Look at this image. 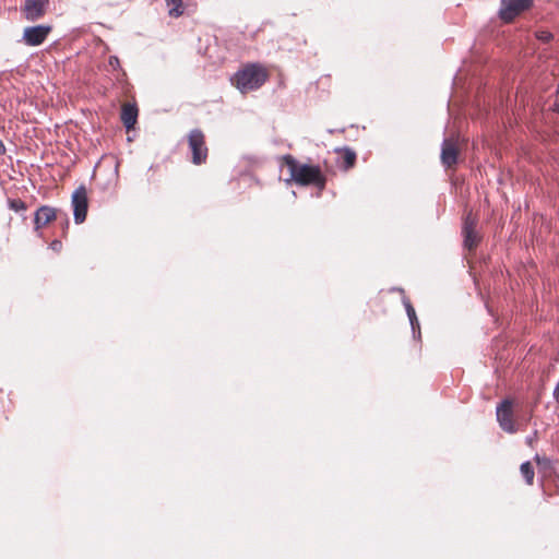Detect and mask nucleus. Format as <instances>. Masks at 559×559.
<instances>
[{"mask_svg":"<svg viewBox=\"0 0 559 559\" xmlns=\"http://www.w3.org/2000/svg\"><path fill=\"white\" fill-rule=\"evenodd\" d=\"M51 31L52 27L50 25H36L25 27L23 31V41L27 46H39L46 40Z\"/></svg>","mask_w":559,"mask_h":559,"instance_id":"6e6552de","label":"nucleus"},{"mask_svg":"<svg viewBox=\"0 0 559 559\" xmlns=\"http://www.w3.org/2000/svg\"><path fill=\"white\" fill-rule=\"evenodd\" d=\"M267 78L269 74L262 66L250 63L235 73L231 84L245 94L260 88Z\"/></svg>","mask_w":559,"mask_h":559,"instance_id":"f03ea898","label":"nucleus"},{"mask_svg":"<svg viewBox=\"0 0 559 559\" xmlns=\"http://www.w3.org/2000/svg\"><path fill=\"white\" fill-rule=\"evenodd\" d=\"M497 421L500 428L508 433H515L520 430H524L527 421L532 417L530 412L526 416L514 419L513 414V401L510 399L502 400L496 408Z\"/></svg>","mask_w":559,"mask_h":559,"instance_id":"7ed1b4c3","label":"nucleus"},{"mask_svg":"<svg viewBox=\"0 0 559 559\" xmlns=\"http://www.w3.org/2000/svg\"><path fill=\"white\" fill-rule=\"evenodd\" d=\"M61 215V211L49 205H41L34 215V229L38 233L49 223L57 221Z\"/></svg>","mask_w":559,"mask_h":559,"instance_id":"1a4fd4ad","label":"nucleus"},{"mask_svg":"<svg viewBox=\"0 0 559 559\" xmlns=\"http://www.w3.org/2000/svg\"><path fill=\"white\" fill-rule=\"evenodd\" d=\"M555 110L557 112H559V96L557 95V99H556V103H555Z\"/></svg>","mask_w":559,"mask_h":559,"instance_id":"5701e85b","label":"nucleus"},{"mask_svg":"<svg viewBox=\"0 0 559 559\" xmlns=\"http://www.w3.org/2000/svg\"><path fill=\"white\" fill-rule=\"evenodd\" d=\"M404 306H405V309H406V312H407V316H408V319H409L413 330H415L416 328H419V322L417 320L415 309L412 306V304L409 302V300H404Z\"/></svg>","mask_w":559,"mask_h":559,"instance_id":"dca6fc26","label":"nucleus"},{"mask_svg":"<svg viewBox=\"0 0 559 559\" xmlns=\"http://www.w3.org/2000/svg\"><path fill=\"white\" fill-rule=\"evenodd\" d=\"M188 146L191 152V162L194 165H202L206 162L209 148L205 142V135L201 129H193L189 132Z\"/></svg>","mask_w":559,"mask_h":559,"instance_id":"20e7f679","label":"nucleus"},{"mask_svg":"<svg viewBox=\"0 0 559 559\" xmlns=\"http://www.w3.org/2000/svg\"><path fill=\"white\" fill-rule=\"evenodd\" d=\"M284 165L288 168L290 179L298 186H313L322 191L326 186V176L319 165L299 163L293 155L282 157Z\"/></svg>","mask_w":559,"mask_h":559,"instance_id":"f257e3e1","label":"nucleus"},{"mask_svg":"<svg viewBox=\"0 0 559 559\" xmlns=\"http://www.w3.org/2000/svg\"><path fill=\"white\" fill-rule=\"evenodd\" d=\"M57 221H59L61 223L62 236L66 237L67 233H68L69 224H70L68 214L61 211V215Z\"/></svg>","mask_w":559,"mask_h":559,"instance_id":"a211bd4d","label":"nucleus"},{"mask_svg":"<svg viewBox=\"0 0 559 559\" xmlns=\"http://www.w3.org/2000/svg\"><path fill=\"white\" fill-rule=\"evenodd\" d=\"M4 152H5L4 144L2 143V141H0V154H3Z\"/></svg>","mask_w":559,"mask_h":559,"instance_id":"b1692460","label":"nucleus"},{"mask_svg":"<svg viewBox=\"0 0 559 559\" xmlns=\"http://www.w3.org/2000/svg\"><path fill=\"white\" fill-rule=\"evenodd\" d=\"M533 0H501L499 17L504 23H511L522 12L528 10Z\"/></svg>","mask_w":559,"mask_h":559,"instance_id":"423d86ee","label":"nucleus"},{"mask_svg":"<svg viewBox=\"0 0 559 559\" xmlns=\"http://www.w3.org/2000/svg\"><path fill=\"white\" fill-rule=\"evenodd\" d=\"M49 248L55 252H60L62 249V242L59 239H55L50 242Z\"/></svg>","mask_w":559,"mask_h":559,"instance_id":"412c9836","label":"nucleus"},{"mask_svg":"<svg viewBox=\"0 0 559 559\" xmlns=\"http://www.w3.org/2000/svg\"><path fill=\"white\" fill-rule=\"evenodd\" d=\"M537 438V430H535L531 436L526 437L525 442L527 445L533 447Z\"/></svg>","mask_w":559,"mask_h":559,"instance_id":"4be33fe9","label":"nucleus"},{"mask_svg":"<svg viewBox=\"0 0 559 559\" xmlns=\"http://www.w3.org/2000/svg\"><path fill=\"white\" fill-rule=\"evenodd\" d=\"M520 469H521V474L524 477L526 484L530 486L533 485L535 472H534V468H533L531 462L522 463Z\"/></svg>","mask_w":559,"mask_h":559,"instance_id":"2eb2a0df","label":"nucleus"},{"mask_svg":"<svg viewBox=\"0 0 559 559\" xmlns=\"http://www.w3.org/2000/svg\"><path fill=\"white\" fill-rule=\"evenodd\" d=\"M536 37L544 43H549L552 39V34L548 31H539L536 33Z\"/></svg>","mask_w":559,"mask_h":559,"instance_id":"6ab92c4d","label":"nucleus"},{"mask_svg":"<svg viewBox=\"0 0 559 559\" xmlns=\"http://www.w3.org/2000/svg\"><path fill=\"white\" fill-rule=\"evenodd\" d=\"M459 147L456 141L447 138L443 140L441 145V163L445 168H452L457 164L459 160Z\"/></svg>","mask_w":559,"mask_h":559,"instance_id":"9d476101","label":"nucleus"},{"mask_svg":"<svg viewBox=\"0 0 559 559\" xmlns=\"http://www.w3.org/2000/svg\"><path fill=\"white\" fill-rule=\"evenodd\" d=\"M138 119V108L132 104H124L121 109V121L123 126L130 130L134 127Z\"/></svg>","mask_w":559,"mask_h":559,"instance_id":"ddd939ff","label":"nucleus"},{"mask_svg":"<svg viewBox=\"0 0 559 559\" xmlns=\"http://www.w3.org/2000/svg\"><path fill=\"white\" fill-rule=\"evenodd\" d=\"M49 0H25L23 12L27 21H37L44 16Z\"/></svg>","mask_w":559,"mask_h":559,"instance_id":"9b49d317","label":"nucleus"},{"mask_svg":"<svg viewBox=\"0 0 559 559\" xmlns=\"http://www.w3.org/2000/svg\"><path fill=\"white\" fill-rule=\"evenodd\" d=\"M72 206L75 223L82 224L86 219L88 209L87 190L85 186L82 185L74 190L72 194Z\"/></svg>","mask_w":559,"mask_h":559,"instance_id":"0eeeda50","label":"nucleus"},{"mask_svg":"<svg viewBox=\"0 0 559 559\" xmlns=\"http://www.w3.org/2000/svg\"><path fill=\"white\" fill-rule=\"evenodd\" d=\"M338 155L337 165L341 169L347 171L353 168L357 160V154L349 147L337 148L335 151Z\"/></svg>","mask_w":559,"mask_h":559,"instance_id":"f8f14e48","label":"nucleus"},{"mask_svg":"<svg viewBox=\"0 0 559 559\" xmlns=\"http://www.w3.org/2000/svg\"><path fill=\"white\" fill-rule=\"evenodd\" d=\"M108 64L109 67L114 70V71H122L121 70V67H120V60L117 56H110L109 57V60H108Z\"/></svg>","mask_w":559,"mask_h":559,"instance_id":"aec40b11","label":"nucleus"},{"mask_svg":"<svg viewBox=\"0 0 559 559\" xmlns=\"http://www.w3.org/2000/svg\"><path fill=\"white\" fill-rule=\"evenodd\" d=\"M166 5L169 8L168 14L171 17H179L183 14L182 0H165Z\"/></svg>","mask_w":559,"mask_h":559,"instance_id":"4468645a","label":"nucleus"},{"mask_svg":"<svg viewBox=\"0 0 559 559\" xmlns=\"http://www.w3.org/2000/svg\"><path fill=\"white\" fill-rule=\"evenodd\" d=\"M478 217L469 211L465 214L462 224L463 246L468 251L475 250L481 241V235L477 230Z\"/></svg>","mask_w":559,"mask_h":559,"instance_id":"39448f33","label":"nucleus"},{"mask_svg":"<svg viewBox=\"0 0 559 559\" xmlns=\"http://www.w3.org/2000/svg\"><path fill=\"white\" fill-rule=\"evenodd\" d=\"M8 205L14 212H23L27 209L26 203L21 199H9Z\"/></svg>","mask_w":559,"mask_h":559,"instance_id":"f3484780","label":"nucleus"}]
</instances>
